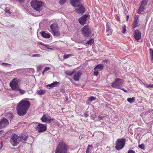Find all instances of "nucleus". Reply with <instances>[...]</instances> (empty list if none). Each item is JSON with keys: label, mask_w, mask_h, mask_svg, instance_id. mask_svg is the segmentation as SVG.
Wrapping results in <instances>:
<instances>
[{"label": "nucleus", "mask_w": 153, "mask_h": 153, "mask_svg": "<svg viewBox=\"0 0 153 153\" xmlns=\"http://www.w3.org/2000/svg\"><path fill=\"white\" fill-rule=\"evenodd\" d=\"M50 27L51 29L52 33L54 36L58 37L60 36V28L56 22H54L51 24Z\"/></svg>", "instance_id": "nucleus-4"}, {"label": "nucleus", "mask_w": 153, "mask_h": 153, "mask_svg": "<svg viewBox=\"0 0 153 153\" xmlns=\"http://www.w3.org/2000/svg\"><path fill=\"white\" fill-rule=\"evenodd\" d=\"M75 71L74 70H67L65 72V74L66 75L71 76L75 72Z\"/></svg>", "instance_id": "nucleus-21"}, {"label": "nucleus", "mask_w": 153, "mask_h": 153, "mask_svg": "<svg viewBox=\"0 0 153 153\" xmlns=\"http://www.w3.org/2000/svg\"><path fill=\"white\" fill-rule=\"evenodd\" d=\"M18 1H19L20 2H24L25 1V0H16Z\"/></svg>", "instance_id": "nucleus-46"}, {"label": "nucleus", "mask_w": 153, "mask_h": 153, "mask_svg": "<svg viewBox=\"0 0 153 153\" xmlns=\"http://www.w3.org/2000/svg\"><path fill=\"white\" fill-rule=\"evenodd\" d=\"M81 0H71V4L74 7H77L79 6Z\"/></svg>", "instance_id": "nucleus-17"}, {"label": "nucleus", "mask_w": 153, "mask_h": 153, "mask_svg": "<svg viewBox=\"0 0 153 153\" xmlns=\"http://www.w3.org/2000/svg\"><path fill=\"white\" fill-rule=\"evenodd\" d=\"M82 49H83V48H78V49L79 50H82Z\"/></svg>", "instance_id": "nucleus-49"}, {"label": "nucleus", "mask_w": 153, "mask_h": 153, "mask_svg": "<svg viewBox=\"0 0 153 153\" xmlns=\"http://www.w3.org/2000/svg\"><path fill=\"white\" fill-rule=\"evenodd\" d=\"M143 84L144 85V86L146 88H153V84H150L148 85L143 83Z\"/></svg>", "instance_id": "nucleus-29"}, {"label": "nucleus", "mask_w": 153, "mask_h": 153, "mask_svg": "<svg viewBox=\"0 0 153 153\" xmlns=\"http://www.w3.org/2000/svg\"><path fill=\"white\" fill-rule=\"evenodd\" d=\"M123 84V79L119 78H116L114 82L111 83V86L115 88L121 89V86Z\"/></svg>", "instance_id": "nucleus-8"}, {"label": "nucleus", "mask_w": 153, "mask_h": 153, "mask_svg": "<svg viewBox=\"0 0 153 153\" xmlns=\"http://www.w3.org/2000/svg\"><path fill=\"white\" fill-rule=\"evenodd\" d=\"M129 16L128 15H127V19H126V21H128V20L129 19Z\"/></svg>", "instance_id": "nucleus-48"}, {"label": "nucleus", "mask_w": 153, "mask_h": 153, "mask_svg": "<svg viewBox=\"0 0 153 153\" xmlns=\"http://www.w3.org/2000/svg\"><path fill=\"white\" fill-rule=\"evenodd\" d=\"M95 99H96V98L93 96L90 97L88 98V100L90 102H91L92 101L94 100Z\"/></svg>", "instance_id": "nucleus-35"}, {"label": "nucleus", "mask_w": 153, "mask_h": 153, "mask_svg": "<svg viewBox=\"0 0 153 153\" xmlns=\"http://www.w3.org/2000/svg\"><path fill=\"white\" fill-rule=\"evenodd\" d=\"M30 105L29 101L22 100L20 102L17 107V112L20 116H23L26 113Z\"/></svg>", "instance_id": "nucleus-1"}, {"label": "nucleus", "mask_w": 153, "mask_h": 153, "mask_svg": "<svg viewBox=\"0 0 153 153\" xmlns=\"http://www.w3.org/2000/svg\"><path fill=\"white\" fill-rule=\"evenodd\" d=\"M103 117L101 116H99L98 117V119L99 120H100L102 119Z\"/></svg>", "instance_id": "nucleus-44"}, {"label": "nucleus", "mask_w": 153, "mask_h": 153, "mask_svg": "<svg viewBox=\"0 0 153 153\" xmlns=\"http://www.w3.org/2000/svg\"><path fill=\"white\" fill-rule=\"evenodd\" d=\"M9 123L7 119L3 118L0 121V129L6 126Z\"/></svg>", "instance_id": "nucleus-15"}, {"label": "nucleus", "mask_w": 153, "mask_h": 153, "mask_svg": "<svg viewBox=\"0 0 153 153\" xmlns=\"http://www.w3.org/2000/svg\"><path fill=\"white\" fill-rule=\"evenodd\" d=\"M50 69V68H45L43 71L42 72V74L44 75L45 73H46L47 71Z\"/></svg>", "instance_id": "nucleus-38"}, {"label": "nucleus", "mask_w": 153, "mask_h": 153, "mask_svg": "<svg viewBox=\"0 0 153 153\" xmlns=\"http://www.w3.org/2000/svg\"><path fill=\"white\" fill-rule=\"evenodd\" d=\"M82 74V73L81 71H78L76 74H75L74 75L73 78L74 79L75 81H79Z\"/></svg>", "instance_id": "nucleus-19"}, {"label": "nucleus", "mask_w": 153, "mask_h": 153, "mask_svg": "<svg viewBox=\"0 0 153 153\" xmlns=\"http://www.w3.org/2000/svg\"><path fill=\"white\" fill-rule=\"evenodd\" d=\"M122 33H124L126 30V25H123L122 27Z\"/></svg>", "instance_id": "nucleus-33"}, {"label": "nucleus", "mask_w": 153, "mask_h": 153, "mask_svg": "<svg viewBox=\"0 0 153 153\" xmlns=\"http://www.w3.org/2000/svg\"><path fill=\"white\" fill-rule=\"evenodd\" d=\"M87 17L88 16L86 14H85L82 16L79 19V22L82 25H84L86 23V21Z\"/></svg>", "instance_id": "nucleus-16"}, {"label": "nucleus", "mask_w": 153, "mask_h": 153, "mask_svg": "<svg viewBox=\"0 0 153 153\" xmlns=\"http://www.w3.org/2000/svg\"><path fill=\"white\" fill-rule=\"evenodd\" d=\"M150 51V55L151 57V60L152 62H153V49L150 48L149 49Z\"/></svg>", "instance_id": "nucleus-28"}, {"label": "nucleus", "mask_w": 153, "mask_h": 153, "mask_svg": "<svg viewBox=\"0 0 153 153\" xmlns=\"http://www.w3.org/2000/svg\"><path fill=\"white\" fill-rule=\"evenodd\" d=\"M95 67H103V65L102 64H100L97 65Z\"/></svg>", "instance_id": "nucleus-43"}, {"label": "nucleus", "mask_w": 153, "mask_h": 153, "mask_svg": "<svg viewBox=\"0 0 153 153\" xmlns=\"http://www.w3.org/2000/svg\"><path fill=\"white\" fill-rule=\"evenodd\" d=\"M126 140L122 138L121 139H118L116 143L115 149L118 150L123 149L125 146Z\"/></svg>", "instance_id": "nucleus-6"}, {"label": "nucleus", "mask_w": 153, "mask_h": 153, "mask_svg": "<svg viewBox=\"0 0 153 153\" xmlns=\"http://www.w3.org/2000/svg\"><path fill=\"white\" fill-rule=\"evenodd\" d=\"M138 146L140 148H141V149H144V146L143 144L139 145Z\"/></svg>", "instance_id": "nucleus-39"}, {"label": "nucleus", "mask_w": 153, "mask_h": 153, "mask_svg": "<svg viewBox=\"0 0 153 153\" xmlns=\"http://www.w3.org/2000/svg\"><path fill=\"white\" fill-rule=\"evenodd\" d=\"M110 27V26L108 23H107L106 24V32H108L110 31L111 30Z\"/></svg>", "instance_id": "nucleus-32"}, {"label": "nucleus", "mask_w": 153, "mask_h": 153, "mask_svg": "<svg viewBox=\"0 0 153 153\" xmlns=\"http://www.w3.org/2000/svg\"><path fill=\"white\" fill-rule=\"evenodd\" d=\"M134 36L135 40L138 41L141 39V33L139 30H136L134 33Z\"/></svg>", "instance_id": "nucleus-13"}, {"label": "nucleus", "mask_w": 153, "mask_h": 153, "mask_svg": "<svg viewBox=\"0 0 153 153\" xmlns=\"http://www.w3.org/2000/svg\"><path fill=\"white\" fill-rule=\"evenodd\" d=\"M42 36L44 38H48L50 37L49 34L46 33L45 32L43 31L41 33Z\"/></svg>", "instance_id": "nucleus-24"}, {"label": "nucleus", "mask_w": 153, "mask_h": 153, "mask_svg": "<svg viewBox=\"0 0 153 153\" xmlns=\"http://www.w3.org/2000/svg\"><path fill=\"white\" fill-rule=\"evenodd\" d=\"M139 17V16L138 15L135 16L133 22L132 24L133 28L134 29L139 25H138Z\"/></svg>", "instance_id": "nucleus-14"}, {"label": "nucleus", "mask_w": 153, "mask_h": 153, "mask_svg": "<svg viewBox=\"0 0 153 153\" xmlns=\"http://www.w3.org/2000/svg\"><path fill=\"white\" fill-rule=\"evenodd\" d=\"M18 83V80H17L16 78H14L10 82V85L12 90L15 91H17V89L19 88Z\"/></svg>", "instance_id": "nucleus-9"}, {"label": "nucleus", "mask_w": 153, "mask_h": 153, "mask_svg": "<svg viewBox=\"0 0 153 153\" xmlns=\"http://www.w3.org/2000/svg\"><path fill=\"white\" fill-rule=\"evenodd\" d=\"M81 32L84 37H88L91 36V30L87 25H85L82 28Z\"/></svg>", "instance_id": "nucleus-7"}, {"label": "nucleus", "mask_w": 153, "mask_h": 153, "mask_svg": "<svg viewBox=\"0 0 153 153\" xmlns=\"http://www.w3.org/2000/svg\"><path fill=\"white\" fill-rule=\"evenodd\" d=\"M8 115H9V116L10 117V118H12V114L11 113H9L8 114Z\"/></svg>", "instance_id": "nucleus-45"}, {"label": "nucleus", "mask_w": 153, "mask_h": 153, "mask_svg": "<svg viewBox=\"0 0 153 153\" xmlns=\"http://www.w3.org/2000/svg\"><path fill=\"white\" fill-rule=\"evenodd\" d=\"M41 56V55L39 54H33V57H40Z\"/></svg>", "instance_id": "nucleus-41"}, {"label": "nucleus", "mask_w": 153, "mask_h": 153, "mask_svg": "<svg viewBox=\"0 0 153 153\" xmlns=\"http://www.w3.org/2000/svg\"><path fill=\"white\" fill-rule=\"evenodd\" d=\"M103 68H94V75L97 76L98 74V71H101Z\"/></svg>", "instance_id": "nucleus-22"}, {"label": "nucleus", "mask_w": 153, "mask_h": 153, "mask_svg": "<svg viewBox=\"0 0 153 153\" xmlns=\"http://www.w3.org/2000/svg\"><path fill=\"white\" fill-rule=\"evenodd\" d=\"M4 11L6 13H8L9 14H11V12L10 11V10L9 9L7 8H6L4 9Z\"/></svg>", "instance_id": "nucleus-34"}, {"label": "nucleus", "mask_w": 153, "mask_h": 153, "mask_svg": "<svg viewBox=\"0 0 153 153\" xmlns=\"http://www.w3.org/2000/svg\"><path fill=\"white\" fill-rule=\"evenodd\" d=\"M127 100L129 103H132L135 101V97H132L131 98H128L127 99Z\"/></svg>", "instance_id": "nucleus-26"}, {"label": "nucleus", "mask_w": 153, "mask_h": 153, "mask_svg": "<svg viewBox=\"0 0 153 153\" xmlns=\"http://www.w3.org/2000/svg\"><path fill=\"white\" fill-rule=\"evenodd\" d=\"M66 0H59V3L60 5H62L66 2Z\"/></svg>", "instance_id": "nucleus-37"}, {"label": "nucleus", "mask_w": 153, "mask_h": 153, "mask_svg": "<svg viewBox=\"0 0 153 153\" xmlns=\"http://www.w3.org/2000/svg\"><path fill=\"white\" fill-rule=\"evenodd\" d=\"M36 129L39 132L44 131L47 129L46 126L45 124L39 123L36 126Z\"/></svg>", "instance_id": "nucleus-11"}, {"label": "nucleus", "mask_w": 153, "mask_h": 153, "mask_svg": "<svg viewBox=\"0 0 153 153\" xmlns=\"http://www.w3.org/2000/svg\"><path fill=\"white\" fill-rule=\"evenodd\" d=\"M31 7L36 11L40 12L43 8V4L42 1L36 0L31 2Z\"/></svg>", "instance_id": "nucleus-2"}, {"label": "nucleus", "mask_w": 153, "mask_h": 153, "mask_svg": "<svg viewBox=\"0 0 153 153\" xmlns=\"http://www.w3.org/2000/svg\"><path fill=\"white\" fill-rule=\"evenodd\" d=\"M78 9H76L75 11L78 13L82 14L85 11V9L82 5H79Z\"/></svg>", "instance_id": "nucleus-18"}, {"label": "nucleus", "mask_w": 153, "mask_h": 153, "mask_svg": "<svg viewBox=\"0 0 153 153\" xmlns=\"http://www.w3.org/2000/svg\"><path fill=\"white\" fill-rule=\"evenodd\" d=\"M73 56L72 54H65L63 56V57L64 59H66L68 58L70 56Z\"/></svg>", "instance_id": "nucleus-31"}, {"label": "nucleus", "mask_w": 153, "mask_h": 153, "mask_svg": "<svg viewBox=\"0 0 153 153\" xmlns=\"http://www.w3.org/2000/svg\"><path fill=\"white\" fill-rule=\"evenodd\" d=\"M41 120L43 122H46L50 123L54 120L53 118H51L49 116L47 117L46 114H44L41 118Z\"/></svg>", "instance_id": "nucleus-12"}, {"label": "nucleus", "mask_w": 153, "mask_h": 153, "mask_svg": "<svg viewBox=\"0 0 153 153\" xmlns=\"http://www.w3.org/2000/svg\"><path fill=\"white\" fill-rule=\"evenodd\" d=\"M128 153H135V152L134 151L132 150H129L128 152Z\"/></svg>", "instance_id": "nucleus-40"}, {"label": "nucleus", "mask_w": 153, "mask_h": 153, "mask_svg": "<svg viewBox=\"0 0 153 153\" xmlns=\"http://www.w3.org/2000/svg\"><path fill=\"white\" fill-rule=\"evenodd\" d=\"M17 91H19V93L22 94H25V90H22L20 88H18L17 89Z\"/></svg>", "instance_id": "nucleus-30"}, {"label": "nucleus", "mask_w": 153, "mask_h": 153, "mask_svg": "<svg viewBox=\"0 0 153 153\" xmlns=\"http://www.w3.org/2000/svg\"><path fill=\"white\" fill-rule=\"evenodd\" d=\"M147 3L146 0H143L142 1L141 5L138 10V13H142L145 12L146 10L145 7Z\"/></svg>", "instance_id": "nucleus-10"}, {"label": "nucleus", "mask_w": 153, "mask_h": 153, "mask_svg": "<svg viewBox=\"0 0 153 153\" xmlns=\"http://www.w3.org/2000/svg\"><path fill=\"white\" fill-rule=\"evenodd\" d=\"M93 149V147L91 145H88L86 151V153H91V150Z\"/></svg>", "instance_id": "nucleus-23"}, {"label": "nucleus", "mask_w": 153, "mask_h": 153, "mask_svg": "<svg viewBox=\"0 0 153 153\" xmlns=\"http://www.w3.org/2000/svg\"><path fill=\"white\" fill-rule=\"evenodd\" d=\"M22 141L21 137H19L16 134H12L10 140L12 145L14 146H17Z\"/></svg>", "instance_id": "nucleus-5"}, {"label": "nucleus", "mask_w": 153, "mask_h": 153, "mask_svg": "<svg viewBox=\"0 0 153 153\" xmlns=\"http://www.w3.org/2000/svg\"><path fill=\"white\" fill-rule=\"evenodd\" d=\"M120 89L123 90V91H124L125 92H126L127 91V90L125 89H124V88H121V89Z\"/></svg>", "instance_id": "nucleus-47"}, {"label": "nucleus", "mask_w": 153, "mask_h": 153, "mask_svg": "<svg viewBox=\"0 0 153 153\" xmlns=\"http://www.w3.org/2000/svg\"><path fill=\"white\" fill-rule=\"evenodd\" d=\"M21 138H22V140H24L25 141H26L27 138V137L26 135L22 136Z\"/></svg>", "instance_id": "nucleus-36"}, {"label": "nucleus", "mask_w": 153, "mask_h": 153, "mask_svg": "<svg viewBox=\"0 0 153 153\" xmlns=\"http://www.w3.org/2000/svg\"><path fill=\"white\" fill-rule=\"evenodd\" d=\"M67 146L63 141L60 142L56 150L55 153H66Z\"/></svg>", "instance_id": "nucleus-3"}, {"label": "nucleus", "mask_w": 153, "mask_h": 153, "mask_svg": "<svg viewBox=\"0 0 153 153\" xmlns=\"http://www.w3.org/2000/svg\"><path fill=\"white\" fill-rule=\"evenodd\" d=\"M45 93V90H41L37 91V94L39 95H42L44 94Z\"/></svg>", "instance_id": "nucleus-27"}, {"label": "nucleus", "mask_w": 153, "mask_h": 153, "mask_svg": "<svg viewBox=\"0 0 153 153\" xmlns=\"http://www.w3.org/2000/svg\"><path fill=\"white\" fill-rule=\"evenodd\" d=\"M94 42V39L93 38H91L88 41H87V42L85 43V45H92L93 44Z\"/></svg>", "instance_id": "nucleus-25"}, {"label": "nucleus", "mask_w": 153, "mask_h": 153, "mask_svg": "<svg viewBox=\"0 0 153 153\" xmlns=\"http://www.w3.org/2000/svg\"><path fill=\"white\" fill-rule=\"evenodd\" d=\"M84 116L85 117H88V113L87 112H86L84 113Z\"/></svg>", "instance_id": "nucleus-42"}, {"label": "nucleus", "mask_w": 153, "mask_h": 153, "mask_svg": "<svg viewBox=\"0 0 153 153\" xmlns=\"http://www.w3.org/2000/svg\"><path fill=\"white\" fill-rule=\"evenodd\" d=\"M59 82L56 81L53 82L52 83L48 84L46 85V86L49 89H50L51 88L56 87Z\"/></svg>", "instance_id": "nucleus-20"}]
</instances>
